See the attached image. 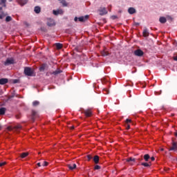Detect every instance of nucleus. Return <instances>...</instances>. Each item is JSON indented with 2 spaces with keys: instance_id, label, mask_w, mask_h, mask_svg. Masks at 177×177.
Returning a JSON list of instances; mask_svg holds the SVG:
<instances>
[{
  "instance_id": "1",
  "label": "nucleus",
  "mask_w": 177,
  "mask_h": 177,
  "mask_svg": "<svg viewBox=\"0 0 177 177\" xmlns=\"http://www.w3.org/2000/svg\"><path fill=\"white\" fill-rule=\"evenodd\" d=\"M24 74H25V75H27L28 77H32V75L34 74V71L30 67H25Z\"/></svg>"
},
{
  "instance_id": "2",
  "label": "nucleus",
  "mask_w": 177,
  "mask_h": 177,
  "mask_svg": "<svg viewBox=\"0 0 177 177\" xmlns=\"http://www.w3.org/2000/svg\"><path fill=\"white\" fill-rule=\"evenodd\" d=\"M133 53H134L135 56H138V57H142V56H143V55H145V53L143 52V50H142L140 49L136 50Z\"/></svg>"
},
{
  "instance_id": "3",
  "label": "nucleus",
  "mask_w": 177,
  "mask_h": 177,
  "mask_svg": "<svg viewBox=\"0 0 177 177\" xmlns=\"http://www.w3.org/2000/svg\"><path fill=\"white\" fill-rule=\"evenodd\" d=\"M169 151H177V142H173L171 147L169 148Z\"/></svg>"
},
{
  "instance_id": "4",
  "label": "nucleus",
  "mask_w": 177,
  "mask_h": 177,
  "mask_svg": "<svg viewBox=\"0 0 177 177\" xmlns=\"http://www.w3.org/2000/svg\"><path fill=\"white\" fill-rule=\"evenodd\" d=\"M6 66H10V64H15V59L13 58H8L4 62Z\"/></svg>"
},
{
  "instance_id": "5",
  "label": "nucleus",
  "mask_w": 177,
  "mask_h": 177,
  "mask_svg": "<svg viewBox=\"0 0 177 177\" xmlns=\"http://www.w3.org/2000/svg\"><path fill=\"white\" fill-rule=\"evenodd\" d=\"M56 24L55 23V20H53V19H48L47 21V26H48V27H53V26H55Z\"/></svg>"
},
{
  "instance_id": "6",
  "label": "nucleus",
  "mask_w": 177,
  "mask_h": 177,
  "mask_svg": "<svg viewBox=\"0 0 177 177\" xmlns=\"http://www.w3.org/2000/svg\"><path fill=\"white\" fill-rule=\"evenodd\" d=\"M61 73H62V70L58 68L55 71L47 73L46 75H49L48 74H50V75H58V74H60Z\"/></svg>"
},
{
  "instance_id": "7",
  "label": "nucleus",
  "mask_w": 177,
  "mask_h": 177,
  "mask_svg": "<svg viewBox=\"0 0 177 177\" xmlns=\"http://www.w3.org/2000/svg\"><path fill=\"white\" fill-rule=\"evenodd\" d=\"M7 129L8 131H13V129H15L16 131H17V129H21V126L17 125V126H15L14 128H12V127H8Z\"/></svg>"
},
{
  "instance_id": "8",
  "label": "nucleus",
  "mask_w": 177,
  "mask_h": 177,
  "mask_svg": "<svg viewBox=\"0 0 177 177\" xmlns=\"http://www.w3.org/2000/svg\"><path fill=\"white\" fill-rule=\"evenodd\" d=\"M8 82H9V80L6 78L0 79V85H5L6 84H8Z\"/></svg>"
},
{
  "instance_id": "9",
  "label": "nucleus",
  "mask_w": 177,
  "mask_h": 177,
  "mask_svg": "<svg viewBox=\"0 0 177 177\" xmlns=\"http://www.w3.org/2000/svg\"><path fill=\"white\" fill-rule=\"evenodd\" d=\"M100 16H104V15H107V10L106 8H103L102 9L100 10Z\"/></svg>"
},
{
  "instance_id": "10",
  "label": "nucleus",
  "mask_w": 177,
  "mask_h": 177,
  "mask_svg": "<svg viewBox=\"0 0 177 177\" xmlns=\"http://www.w3.org/2000/svg\"><path fill=\"white\" fill-rule=\"evenodd\" d=\"M127 162H129L130 165H133V164H135V158H129L127 159Z\"/></svg>"
},
{
  "instance_id": "11",
  "label": "nucleus",
  "mask_w": 177,
  "mask_h": 177,
  "mask_svg": "<svg viewBox=\"0 0 177 177\" xmlns=\"http://www.w3.org/2000/svg\"><path fill=\"white\" fill-rule=\"evenodd\" d=\"M128 12L129 15H133L136 13V10L134 8L131 7L128 9Z\"/></svg>"
},
{
  "instance_id": "12",
  "label": "nucleus",
  "mask_w": 177,
  "mask_h": 177,
  "mask_svg": "<svg viewBox=\"0 0 177 177\" xmlns=\"http://www.w3.org/2000/svg\"><path fill=\"white\" fill-rule=\"evenodd\" d=\"M89 19L88 15H86L85 17H80L78 18L79 21H85V20H88Z\"/></svg>"
},
{
  "instance_id": "13",
  "label": "nucleus",
  "mask_w": 177,
  "mask_h": 177,
  "mask_svg": "<svg viewBox=\"0 0 177 177\" xmlns=\"http://www.w3.org/2000/svg\"><path fill=\"white\" fill-rule=\"evenodd\" d=\"M84 114H85L86 117H91L92 115V111L88 109L84 111Z\"/></svg>"
},
{
  "instance_id": "14",
  "label": "nucleus",
  "mask_w": 177,
  "mask_h": 177,
  "mask_svg": "<svg viewBox=\"0 0 177 177\" xmlns=\"http://www.w3.org/2000/svg\"><path fill=\"white\" fill-rule=\"evenodd\" d=\"M6 0H1L0 1V10H2L3 6H6Z\"/></svg>"
},
{
  "instance_id": "15",
  "label": "nucleus",
  "mask_w": 177,
  "mask_h": 177,
  "mask_svg": "<svg viewBox=\"0 0 177 177\" xmlns=\"http://www.w3.org/2000/svg\"><path fill=\"white\" fill-rule=\"evenodd\" d=\"M28 2V0H19L18 3L21 5V6H24Z\"/></svg>"
},
{
  "instance_id": "16",
  "label": "nucleus",
  "mask_w": 177,
  "mask_h": 177,
  "mask_svg": "<svg viewBox=\"0 0 177 177\" xmlns=\"http://www.w3.org/2000/svg\"><path fill=\"white\" fill-rule=\"evenodd\" d=\"M53 13L55 16H57V15H63V11H62V10H53Z\"/></svg>"
},
{
  "instance_id": "17",
  "label": "nucleus",
  "mask_w": 177,
  "mask_h": 177,
  "mask_svg": "<svg viewBox=\"0 0 177 177\" xmlns=\"http://www.w3.org/2000/svg\"><path fill=\"white\" fill-rule=\"evenodd\" d=\"M35 13L39 14L41 13V7L39 6H35L34 9Z\"/></svg>"
},
{
  "instance_id": "18",
  "label": "nucleus",
  "mask_w": 177,
  "mask_h": 177,
  "mask_svg": "<svg viewBox=\"0 0 177 177\" xmlns=\"http://www.w3.org/2000/svg\"><path fill=\"white\" fill-rule=\"evenodd\" d=\"M68 168L73 171V169H75L77 168V165L73 164V165H68Z\"/></svg>"
},
{
  "instance_id": "19",
  "label": "nucleus",
  "mask_w": 177,
  "mask_h": 177,
  "mask_svg": "<svg viewBox=\"0 0 177 177\" xmlns=\"http://www.w3.org/2000/svg\"><path fill=\"white\" fill-rule=\"evenodd\" d=\"M143 37H149V30L145 28L142 32Z\"/></svg>"
},
{
  "instance_id": "20",
  "label": "nucleus",
  "mask_w": 177,
  "mask_h": 177,
  "mask_svg": "<svg viewBox=\"0 0 177 177\" xmlns=\"http://www.w3.org/2000/svg\"><path fill=\"white\" fill-rule=\"evenodd\" d=\"M159 21H160V23H162V24H164L167 23V19L164 17H161L159 19Z\"/></svg>"
},
{
  "instance_id": "21",
  "label": "nucleus",
  "mask_w": 177,
  "mask_h": 177,
  "mask_svg": "<svg viewBox=\"0 0 177 177\" xmlns=\"http://www.w3.org/2000/svg\"><path fill=\"white\" fill-rule=\"evenodd\" d=\"M6 112V108H0V115H3Z\"/></svg>"
},
{
  "instance_id": "22",
  "label": "nucleus",
  "mask_w": 177,
  "mask_h": 177,
  "mask_svg": "<svg viewBox=\"0 0 177 177\" xmlns=\"http://www.w3.org/2000/svg\"><path fill=\"white\" fill-rule=\"evenodd\" d=\"M37 116V111H32V121L35 120V117Z\"/></svg>"
},
{
  "instance_id": "23",
  "label": "nucleus",
  "mask_w": 177,
  "mask_h": 177,
  "mask_svg": "<svg viewBox=\"0 0 177 177\" xmlns=\"http://www.w3.org/2000/svg\"><path fill=\"white\" fill-rule=\"evenodd\" d=\"M95 164H99V156H95L93 158Z\"/></svg>"
},
{
  "instance_id": "24",
  "label": "nucleus",
  "mask_w": 177,
  "mask_h": 177,
  "mask_svg": "<svg viewBox=\"0 0 177 177\" xmlns=\"http://www.w3.org/2000/svg\"><path fill=\"white\" fill-rule=\"evenodd\" d=\"M102 56H109L110 53H109L108 51H106V50H104L101 52Z\"/></svg>"
},
{
  "instance_id": "25",
  "label": "nucleus",
  "mask_w": 177,
  "mask_h": 177,
  "mask_svg": "<svg viewBox=\"0 0 177 177\" xmlns=\"http://www.w3.org/2000/svg\"><path fill=\"white\" fill-rule=\"evenodd\" d=\"M55 46H56L57 49H62V48H63V44H62L60 43H57V44H55Z\"/></svg>"
},
{
  "instance_id": "26",
  "label": "nucleus",
  "mask_w": 177,
  "mask_h": 177,
  "mask_svg": "<svg viewBox=\"0 0 177 177\" xmlns=\"http://www.w3.org/2000/svg\"><path fill=\"white\" fill-rule=\"evenodd\" d=\"M32 106L33 107H37V106H39V101H37V100L34 101L32 102Z\"/></svg>"
},
{
  "instance_id": "27",
  "label": "nucleus",
  "mask_w": 177,
  "mask_h": 177,
  "mask_svg": "<svg viewBox=\"0 0 177 177\" xmlns=\"http://www.w3.org/2000/svg\"><path fill=\"white\" fill-rule=\"evenodd\" d=\"M144 160H145V161H149V160H150V155L145 154L144 156Z\"/></svg>"
},
{
  "instance_id": "28",
  "label": "nucleus",
  "mask_w": 177,
  "mask_h": 177,
  "mask_svg": "<svg viewBox=\"0 0 177 177\" xmlns=\"http://www.w3.org/2000/svg\"><path fill=\"white\" fill-rule=\"evenodd\" d=\"M27 156H28V152L22 153L21 154V158H26V157H27Z\"/></svg>"
},
{
  "instance_id": "29",
  "label": "nucleus",
  "mask_w": 177,
  "mask_h": 177,
  "mask_svg": "<svg viewBox=\"0 0 177 177\" xmlns=\"http://www.w3.org/2000/svg\"><path fill=\"white\" fill-rule=\"evenodd\" d=\"M141 165H142L143 167H150V164H149L147 162H142Z\"/></svg>"
},
{
  "instance_id": "30",
  "label": "nucleus",
  "mask_w": 177,
  "mask_h": 177,
  "mask_svg": "<svg viewBox=\"0 0 177 177\" xmlns=\"http://www.w3.org/2000/svg\"><path fill=\"white\" fill-rule=\"evenodd\" d=\"M6 21H7V22L12 21V17H10V16L6 17Z\"/></svg>"
},
{
  "instance_id": "31",
  "label": "nucleus",
  "mask_w": 177,
  "mask_h": 177,
  "mask_svg": "<svg viewBox=\"0 0 177 177\" xmlns=\"http://www.w3.org/2000/svg\"><path fill=\"white\" fill-rule=\"evenodd\" d=\"M61 3L63 5V6H67V2H66L65 0H62Z\"/></svg>"
},
{
  "instance_id": "32",
  "label": "nucleus",
  "mask_w": 177,
  "mask_h": 177,
  "mask_svg": "<svg viewBox=\"0 0 177 177\" xmlns=\"http://www.w3.org/2000/svg\"><path fill=\"white\" fill-rule=\"evenodd\" d=\"M39 71H45V65H42V66L39 68Z\"/></svg>"
},
{
  "instance_id": "33",
  "label": "nucleus",
  "mask_w": 177,
  "mask_h": 177,
  "mask_svg": "<svg viewBox=\"0 0 177 177\" xmlns=\"http://www.w3.org/2000/svg\"><path fill=\"white\" fill-rule=\"evenodd\" d=\"M48 164L49 163L48 162L44 161V162H43L42 166L43 167H48Z\"/></svg>"
},
{
  "instance_id": "34",
  "label": "nucleus",
  "mask_w": 177,
  "mask_h": 177,
  "mask_svg": "<svg viewBox=\"0 0 177 177\" xmlns=\"http://www.w3.org/2000/svg\"><path fill=\"white\" fill-rule=\"evenodd\" d=\"M103 92H104V93L105 94V95H109V91L107 90V88H104V91H103Z\"/></svg>"
},
{
  "instance_id": "35",
  "label": "nucleus",
  "mask_w": 177,
  "mask_h": 177,
  "mask_svg": "<svg viewBox=\"0 0 177 177\" xmlns=\"http://www.w3.org/2000/svg\"><path fill=\"white\" fill-rule=\"evenodd\" d=\"M88 161H91L93 157L91 156V155H88L87 156Z\"/></svg>"
},
{
  "instance_id": "36",
  "label": "nucleus",
  "mask_w": 177,
  "mask_h": 177,
  "mask_svg": "<svg viewBox=\"0 0 177 177\" xmlns=\"http://www.w3.org/2000/svg\"><path fill=\"white\" fill-rule=\"evenodd\" d=\"M5 165H6V162H0V167H3Z\"/></svg>"
},
{
  "instance_id": "37",
  "label": "nucleus",
  "mask_w": 177,
  "mask_h": 177,
  "mask_svg": "<svg viewBox=\"0 0 177 177\" xmlns=\"http://www.w3.org/2000/svg\"><path fill=\"white\" fill-rule=\"evenodd\" d=\"M131 122H132V120H131L130 119L126 120V124H131Z\"/></svg>"
},
{
  "instance_id": "38",
  "label": "nucleus",
  "mask_w": 177,
  "mask_h": 177,
  "mask_svg": "<svg viewBox=\"0 0 177 177\" xmlns=\"http://www.w3.org/2000/svg\"><path fill=\"white\" fill-rule=\"evenodd\" d=\"M125 127H126V129H129L131 128V125H129V124H126Z\"/></svg>"
},
{
  "instance_id": "39",
  "label": "nucleus",
  "mask_w": 177,
  "mask_h": 177,
  "mask_svg": "<svg viewBox=\"0 0 177 177\" xmlns=\"http://www.w3.org/2000/svg\"><path fill=\"white\" fill-rule=\"evenodd\" d=\"M100 168H101L100 166H99L97 165L94 167V169H95V170L96 169H100Z\"/></svg>"
},
{
  "instance_id": "40",
  "label": "nucleus",
  "mask_w": 177,
  "mask_h": 177,
  "mask_svg": "<svg viewBox=\"0 0 177 177\" xmlns=\"http://www.w3.org/2000/svg\"><path fill=\"white\" fill-rule=\"evenodd\" d=\"M118 17H117V16H115V15H113L112 17H111V19L112 20H115V19H118Z\"/></svg>"
},
{
  "instance_id": "41",
  "label": "nucleus",
  "mask_w": 177,
  "mask_h": 177,
  "mask_svg": "<svg viewBox=\"0 0 177 177\" xmlns=\"http://www.w3.org/2000/svg\"><path fill=\"white\" fill-rule=\"evenodd\" d=\"M14 84H17V82H19L18 80H14L13 81Z\"/></svg>"
},
{
  "instance_id": "42",
  "label": "nucleus",
  "mask_w": 177,
  "mask_h": 177,
  "mask_svg": "<svg viewBox=\"0 0 177 177\" xmlns=\"http://www.w3.org/2000/svg\"><path fill=\"white\" fill-rule=\"evenodd\" d=\"M151 161H154V160H156V158H154V156H152V157L151 158Z\"/></svg>"
},
{
  "instance_id": "43",
  "label": "nucleus",
  "mask_w": 177,
  "mask_h": 177,
  "mask_svg": "<svg viewBox=\"0 0 177 177\" xmlns=\"http://www.w3.org/2000/svg\"><path fill=\"white\" fill-rule=\"evenodd\" d=\"M74 20H75V21H78V17H75Z\"/></svg>"
},
{
  "instance_id": "44",
  "label": "nucleus",
  "mask_w": 177,
  "mask_h": 177,
  "mask_svg": "<svg viewBox=\"0 0 177 177\" xmlns=\"http://www.w3.org/2000/svg\"><path fill=\"white\" fill-rule=\"evenodd\" d=\"M0 19H3V15L0 14Z\"/></svg>"
},
{
  "instance_id": "45",
  "label": "nucleus",
  "mask_w": 177,
  "mask_h": 177,
  "mask_svg": "<svg viewBox=\"0 0 177 177\" xmlns=\"http://www.w3.org/2000/svg\"><path fill=\"white\" fill-rule=\"evenodd\" d=\"M37 166H38V167H41V162H38V163H37Z\"/></svg>"
},
{
  "instance_id": "46",
  "label": "nucleus",
  "mask_w": 177,
  "mask_h": 177,
  "mask_svg": "<svg viewBox=\"0 0 177 177\" xmlns=\"http://www.w3.org/2000/svg\"><path fill=\"white\" fill-rule=\"evenodd\" d=\"M140 24L139 23H135V26H139Z\"/></svg>"
},
{
  "instance_id": "47",
  "label": "nucleus",
  "mask_w": 177,
  "mask_h": 177,
  "mask_svg": "<svg viewBox=\"0 0 177 177\" xmlns=\"http://www.w3.org/2000/svg\"><path fill=\"white\" fill-rule=\"evenodd\" d=\"M74 126H72L71 127V129H74Z\"/></svg>"
},
{
  "instance_id": "48",
  "label": "nucleus",
  "mask_w": 177,
  "mask_h": 177,
  "mask_svg": "<svg viewBox=\"0 0 177 177\" xmlns=\"http://www.w3.org/2000/svg\"><path fill=\"white\" fill-rule=\"evenodd\" d=\"M2 129V125L0 124V131Z\"/></svg>"
},
{
  "instance_id": "49",
  "label": "nucleus",
  "mask_w": 177,
  "mask_h": 177,
  "mask_svg": "<svg viewBox=\"0 0 177 177\" xmlns=\"http://www.w3.org/2000/svg\"><path fill=\"white\" fill-rule=\"evenodd\" d=\"M175 136L177 137V131L175 133Z\"/></svg>"
},
{
  "instance_id": "50",
  "label": "nucleus",
  "mask_w": 177,
  "mask_h": 177,
  "mask_svg": "<svg viewBox=\"0 0 177 177\" xmlns=\"http://www.w3.org/2000/svg\"><path fill=\"white\" fill-rule=\"evenodd\" d=\"M161 151H164V149H161Z\"/></svg>"
},
{
  "instance_id": "51",
  "label": "nucleus",
  "mask_w": 177,
  "mask_h": 177,
  "mask_svg": "<svg viewBox=\"0 0 177 177\" xmlns=\"http://www.w3.org/2000/svg\"><path fill=\"white\" fill-rule=\"evenodd\" d=\"M138 160H139V161H141V160H142V159L139 158Z\"/></svg>"
},
{
  "instance_id": "52",
  "label": "nucleus",
  "mask_w": 177,
  "mask_h": 177,
  "mask_svg": "<svg viewBox=\"0 0 177 177\" xmlns=\"http://www.w3.org/2000/svg\"><path fill=\"white\" fill-rule=\"evenodd\" d=\"M10 1V2H12V1H13V0H9Z\"/></svg>"
},
{
  "instance_id": "53",
  "label": "nucleus",
  "mask_w": 177,
  "mask_h": 177,
  "mask_svg": "<svg viewBox=\"0 0 177 177\" xmlns=\"http://www.w3.org/2000/svg\"><path fill=\"white\" fill-rule=\"evenodd\" d=\"M161 93H158V95H160Z\"/></svg>"
}]
</instances>
